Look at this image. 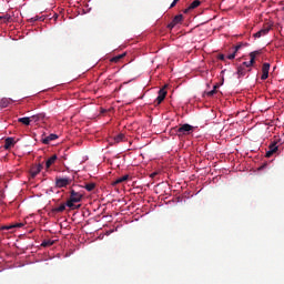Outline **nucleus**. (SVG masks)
<instances>
[{
	"label": "nucleus",
	"mask_w": 284,
	"mask_h": 284,
	"mask_svg": "<svg viewBox=\"0 0 284 284\" xmlns=\"http://www.w3.org/2000/svg\"><path fill=\"white\" fill-rule=\"evenodd\" d=\"M83 201V193L77 192L75 190H70V197L67 201V207H70V210H79L81 207V204L77 205L74 203H81Z\"/></svg>",
	"instance_id": "f257e3e1"
},
{
	"label": "nucleus",
	"mask_w": 284,
	"mask_h": 284,
	"mask_svg": "<svg viewBox=\"0 0 284 284\" xmlns=\"http://www.w3.org/2000/svg\"><path fill=\"white\" fill-rule=\"evenodd\" d=\"M195 128L191 124H181L180 126H175L171 129V134H174L175 136H179L180 139L183 136H189V134H192L194 132Z\"/></svg>",
	"instance_id": "f03ea898"
},
{
	"label": "nucleus",
	"mask_w": 284,
	"mask_h": 284,
	"mask_svg": "<svg viewBox=\"0 0 284 284\" xmlns=\"http://www.w3.org/2000/svg\"><path fill=\"white\" fill-rule=\"evenodd\" d=\"M72 183L70 178H57L55 179V186L57 187H68Z\"/></svg>",
	"instance_id": "7ed1b4c3"
},
{
	"label": "nucleus",
	"mask_w": 284,
	"mask_h": 284,
	"mask_svg": "<svg viewBox=\"0 0 284 284\" xmlns=\"http://www.w3.org/2000/svg\"><path fill=\"white\" fill-rule=\"evenodd\" d=\"M165 97H168V91H165V87L160 89L158 92V98L155 99V105H161L163 101H165Z\"/></svg>",
	"instance_id": "20e7f679"
},
{
	"label": "nucleus",
	"mask_w": 284,
	"mask_h": 284,
	"mask_svg": "<svg viewBox=\"0 0 284 284\" xmlns=\"http://www.w3.org/2000/svg\"><path fill=\"white\" fill-rule=\"evenodd\" d=\"M276 144H277V142H272L268 145V151L265 154L266 159H271L274 154H276V152H278V145H276Z\"/></svg>",
	"instance_id": "39448f33"
},
{
	"label": "nucleus",
	"mask_w": 284,
	"mask_h": 284,
	"mask_svg": "<svg viewBox=\"0 0 284 284\" xmlns=\"http://www.w3.org/2000/svg\"><path fill=\"white\" fill-rule=\"evenodd\" d=\"M270 77V63L265 62L262 65V81H265Z\"/></svg>",
	"instance_id": "423d86ee"
},
{
	"label": "nucleus",
	"mask_w": 284,
	"mask_h": 284,
	"mask_svg": "<svg viewBox=\"0 0 284 284\" xmlns=\"http://www.w3.org/2000/svg\"><path fill=\"white\" fill-rule=\"evenodd\" d=\"M181 21H183V14H178L173 18V20L171 21V23H169L168 28L170 30H172V28H174L175 26H179V23H181Z\"/></svg>",
	"instance_id": "0eeeda50"
},
{
	"label": "nucleus",
	"mask_w": 284,
	"mask_h": 284,
	"mask_svg": "<svg viewBox=\"0 0 284 284\" xmlns=\"http://www.w3.org/2000/svg\"><path fill=\"white\" fill-rule=\"evenodd\" d=\"M270 30H272L270 26L264 27L263 29L254 33L255 39H261V37H265L266 34L270 33Z\"/></svg>",
	"instance_id": "6e6552de"
},
{
	"label": "nucleus",
	"mask_w": 284,
	"mask_h": 284,
	"mask_svg": "<svg viewBox=\"0 0 284 284\" xmlns=\"http://www.w3.org/2000/svg\"><path fill=\"white\" fill-rule=\"evenodd\" d=\"M41 170H43V164L33 165L30 170L31 178L36 179Z\"/></svg>",
	"instance_id": "1a4fd4ad"
},
{
	"label": "nucleus",
	"mask_w": 284,
	"mask_h": 284,
	"mask_svg": "<svg viewBox=\"0 0 284 284\" xmlns=\"http://www.w3.org/2000/svg\"><path fill=\"white\" fill-rule=\"evenodd\" d=\"M57 139H59V135L54 134V133H51L49 136H45L44 139H42V143L44 145H49V143L51 141H57Z\"/></svg>",
	"instance_id": "9d476101"
},
{
	"label": "nucleus",
	"mask_w": 284,
	"mask_h": 284,
	"mask_svg": "<svg viewBox=\"0 0 284 284\" xmlns=\"http://www.w3.org/2000/svg\"><path fill=\"white\" fill-rule=\"evenodd\" d=\"M57 154H53L51 158H49L45 162V168L47 170H50V168H52V165H54V163H57Z\"/></svg>",
	"instance_id": "9b49d317"
},
{
	"label": "nucleus",
	"mask_w": 284,
	"mask_h": 284,
	"mask_svg": "<svg viewBox=\"0 0 284 284\" xmlns=\"http://www.w3.org/2000/svg\"><path fill=\"white\" fill-rule=\"evenodd\" d=\"M242 48H243V43L235 45L233 53L229 54L227 59L231 61H232V59H236V52H239V50H241Z\"/></svg>",
	"instance_id": "f8f14e48"
},
{
	"label": "nucleus",
	"mask_w": 284,
	"mask_h": 284,
	"mask_svg": "<svg viewBox=\"0 0 284 284\" xmlns=\"http://www.w3.org/2000/svg\"><path fill=\"white\" fill-rule=\"evenodd\" d=\"M65 207H68V202L67 203H62L59 206H55L52 212H54V214H59L61 212H65Z\"/></svg>",
	"instance_id": "ddd939ff"
},
{
	"label": "nucleus",
	"mask_w": 284,
	"mask_h": 284,
	"mask_svg": "<svg viewBox=\"0 0 284 284\" xmlns=\"http://www.w3.org/2000/svg\"><path fill=\"white\" fill-rule=\"evenodd\" d=\"M201 6V0H194L187 9L184 10L185 13L190 12V10H195V8H199Z\"/></svg>",
	"instance_id": "4468645a"
},
{
	"label": "nucleus",
	"mask_w": 284,
	"mask_h": 284,
	"mask_svg": "<svg viewBox=\"0 0 284 284\" xmlns=\"http://www.w3.org/2000/svg\"><path fill=\"white\" fill-rule=\"evenodd\" d=\"M258 54H261V51H253L250 53V65H254V63H256V57H258Z\"/></svg>",
	"instance_id": "2eb2a0df"
},
{
	"label": "nucleus",
	"mask_w": 284,
	"mask_h": 284,
	"mask_svg": "<svg viewBox=\"0 0 284 284\" xmlns=\"http://www.w3.org/2000/svg\"><path fill=\"white\" fill-rule=\"evenodd\" d=\"M14 145V138H7L4 140V150H10Z\"/></svg>",
	"instance_id": "dca6fc26"
},
{
	"label": "nucleus",
	"mask_w": 284,
	"mask_h": 284,
	"mask_svg": "<svg viewBox=\"0 0 284 284\" xmlns=\"http://www.w3.org/2000/svg\"><path fill=\"white\" fill-rule=\"evenodd\" d=\"M12 102L13 101L10 98H2L0 100V108H8V105H10Z\"/></svg>",
	"instance_id": "f3484780"
},
{
	"label": "nucleus",
	"mask_w": 284,
	"mask_h": 284,
	"mask_svg": "<svg viewBox=\"0 0 284 284\" xmlns=\"http://www.w3.org/2000/svg\"><path fill=\"white\" fill-rule=\"evenodd\" d=\"M239 79H241V77H245V74H247V69L243 65L237 67V72H236Z\"/></svg>",
	"instance_id": "a211bd4d"
},
{
	"label": "nucleus",
	"mask_w": 284,
	"mask_h": 284,
	"mask_svg": "<svg viewBox=\"0 0 284 284\" xmlns=\"http://www.w3.org/2000/svg\"><path fill=\"white\" fill-rule=\"evenodd\" d=\"M130 179V175H123L121 178H118L112 185H119V183H125Z\"/></svg>",
	"instance_id": "6ab92c4d"
},
{
	"label": "nucleus",
	"mask_w": 284,
	"mask_h": 284,
	"mask_svg": "<svg viewBox=\"0 0 284 284\" xmlns=\"http://www.w3.org/2000/svg\"><path fill=\"white\" fill-rule=\"evenodd\" d=\"M10 21H12V16L10 14L0 16L1 23H10Z\"/></svg>",
	"instance_id": "aec40b11"
},
{
	"label": "nucleus",
	"mask_w": 284,
	"mask_h": 284,
	"mask_svg": "<svg viewBox=\"0 0 284 284\" xmlns=\"http://www.w3.org/2000/svg\"><path fill=\"white\" fill-rule=\"evenodd\" d=\"M123 141H125V134L120 133L114 136V143H123Z\"/></svg>",
	"instance_id": "412c9836"
},
{
	"label": "nucleus",
	"mask_w": 284,
	"mask_h": 284,
	"mask_svg": "<svg viewBox=\"0 0 284 284\" xmlns=\"http://www.w3.org/2000/svg\"><path fill=\"white\" fill-rule=\"evenodd\" d=\"M95 187H97V183H94V182L87 183V184L84 185V189H85L87 192H93V190H94Z\"/></svg>",
	"instance_id": "4be33fe9"
},
{
	"label": "nucleus",
	"mask_w": 284,
	"mask_h": 284,
	"mask_svg": "<svg viewBox=\"0 0 284 284\" xmlns=\"http://www.w3.org/2000/svg\"><path fill=\"white\" fill-rule=\"evenodd\" d=\"M51 245H54V241H52V240H44V241L41 243V246H42V247H51Z\"/></svg>",
	"instance_id": "5701e85b"
},
{
	"label": "nucleus",
	"mask_w": 284,
	"mask_h": 284,
	"mask_svg": "<svg viewBox=\"0 0 284 284\" xmlns=\"http://www.w3.org/2000/svg\"><path fill=\"white\" fill-rule=\"evenodd\" d=\"M30 118H19L18 123H22L23 125H30Z\"/></svg>",
	"instance_id": "b1692460"
},
{
	"label": "nucleus",
	"mask_w": 284,
	"mask_h": 284,
	"mask_svg": "<svg viewBox=\"0 0 284 284\" xmlns=\"http://www.w3.org/2000/svg\"><path fill=\"white\" fill-rule=\"evenodd\" d=\"M123 57H125V53L113 57L111 59V63H119V61L123 59Z\"/></svg>",
	"instance_id": "393cba45"
},
{
	"label": "nucleus",
	"mask_w": 284,
	"mask_h": 284,
	"mask_svg": "<svg viewBox=\"0 0 284 284\" xmlns=\"http://www.w3.org/2000/svg\"><path fill=\"white\" fill-rule=\"evenodd\" d=\"M31 119H39L40 121H43V119H45V113H38L32 115Z\"/></svg>",
	"instance_id": "a878e982"
},
{
	"label": "nucleus",
	"mask_w": 284,
	"mask_h": 284,
	"mask_svg": "<svg viewBox=\"0 0 284 284\" xmlns=\"http://www.w3.org/2000/svg\"><path fill=\"white\" fill-rule=\"evenodd\" d=\"M0 230L6 231V230H14V224L11 225H3L0 227Z\"/></svg>",
	"instance_id": "bb28decb"
},
{
	"label": "nucleus",
	"mask_w": 284,
	"mask_h": 284,
	"mask_svg": "<svg viewBox=\"0 0 284 284\" xmlns=\"http://www.w3.org/2000/svg\"><path fill=\"white\" fill-rule=\"evenodd\" d=\"M241 65L247 70V68H252L254 64H250V62H243Z\"/></svg>",
	"instance_id": "cd10ccee"
},
{
	"label": "nucleus",
	"mask_w": 284,
	"mask_h": 284,
	"mask_svg": "<svg viewBox=\"0 0 284 284\" xmlns=\"http://www.w3.org/2000/svg\"><path fill=\"white\" fill-rule=\"evenodd\" d=\"M214 94H216V90L215 89L206 92V95H209V97H214Z\"/></svg>",
	"instance_id": "c85d7f7f"
},
{
	"label": "nucleus",
	"mask_w": 284,
	"mask_h": 284,
	"mask_svg": "<svg viewBox=\"0 0 284 284\" xmlns=\"http://www.w3.org/2000/svg\"><path fill=\"white\" fill-rule=\"evenodd\" d=\"M217 59H219L220 61H225V54L220 53V54L217 55Z\"/></svg>",
	"instance_id": "c756f323"
},
{
	"label": "nucleus",
	"mask_w": 284,
	"mask_h": 284,
	"mask_svg": "<svg viewBox=\"0 0 284 284\" xmlns=\"http://www.w3.org/2000/svg\"><path fill=\"white\" fill-rule=\"evenodd\" d=\"M36 21H43V17L36 16L33 17Z\"/></svg>",
	"instance_id": "7c9ffc66"
},
{
	"label": "nucleus",
	"mask_w": 284,
	"mask_h": 284,
	"mask_svg": "<svg viewBox=\"0 0 284 284\" xmlns=\"http://www.w3.org/2000/svg\"><path fill=\"white\" fill-rule=\"evenodd\" d=\"M14 227H23V223H16V224H13V229Z\"/></svg>",
	"instance_id": "2f4dec72"
},
{
	"label": "nucleus",
	"mask_w": 284,
	"mask_h": 284,
	"mask_svg": "<svg viewBox=\"0 0 284 284\" xmlns=\"http://www.w3.org/2000/svg\"><path fill=\"white\" fill-rule=\"evenodd\" d=\"M176 3H179V0H174V1L171 3L170 8H174V6H176Z\"/></svg>",
	"instance_id": "473e14b6"
},
{
	"label": "nucleus",
	"mask_w": 284,
	"mask_h": 284,
	"mask_svg": "<svg viewBox=\"0 0 284 284\" xmlns=\"http://www.w3.org/2000/svg\"><path fill=\"white\" fill-rule=\"evenodd\" d=\"M30 22H31V23L37 22V20L34 19V17L30 19Z\"/></svg>",
	"instance_id": "72a5a7b5"
},
{
	"label": "nucleus",
	"mask_w": 284,
	"mask_h": 284,
	"mask_svg": "<svg viewBox=\"0 0 284 284\" xmlns=\"http://www.w3.org/2000/svg\"><path fill=\"white\" fill-rule=\"evenodd\" d=\"M31 119H33V121L37 123V122H39V121H41V120H39V118H31Z\"/></svg>",
	"instance_id": "f704fd0d"
},
{
	"label": "nucleus",
	"mask_w": 284,
	"mask_h": 284,
	"mask_svg": "<svg viewBox=\"0 0 284 284\" xmlns=\"http://www.w3.org/2000/svg\"><path fill=\"white\" fill-rule=\"evenodd\" d=\"M219 88V84H215L214 87H213V90H215V92H216V89Z\"/></svg>",
	"instance_id": "c9c22d12"
},
{
	"label": "nucleus",
	"mask_w": 284,
	"mask_h": 284,
	"mask_svg": "<svg viewBox=\"0 0 284 284\" xmlns=\"http://www.w3.org/2000/svg\"><path fill=\"white\" fill-rule=\"evenodd\" d=\"M154 176H156V172L151 174V178L154 179Z\"/></svg>",
	"instance_id": "e433bc0d"
},
{
	"label": "nucleus",
	"mask_w": 284,
	"mask_h": 284,
	"mask_svg": "<svg viewBox=\"0 0 284 284\" xmlns=\"http://www.w3.org/2000/svg\"><path fill=\"white\" fill-rule=\"evenodd\" d=\"M101 112H102V114H103V113H105V110H104V109H102V110H101Z\"/></svg>",
	"instance_id": "4c0bfd02"
}]
</instances>
